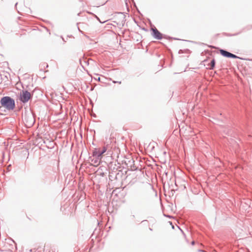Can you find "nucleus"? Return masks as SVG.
<instances>
[{"instance_id": "7", "label": "nucleus", "mask_w": 252, "mask_h": 252, "mask_svg": "<svg viewBox=\"0 0 252 252\" xmlns=\"http://www.w3.org/2000/svg\"><path fill=\"white\" fill-rule=\"evenodd\" d=\"M215 60H213L211 62V69H213L215 66Z\"/></svg>"}, {"instance_id": "8", "label": "nucleus", "mask_w": 252, "mask_h": 252, "mask_svg": "<svg viewBox=\"0 0 252 252\" xmlns=\"http://www.w3.org/2000/svg\"><path fill=\"white\" fill-rule=\"evenodd\" d=\"M194 241H193V242H192V245H193V244H194Z\"/></svg>"}, {"instance_id": "3", "label": "nucleus", "mask_w": 252, "mask_h": 252, "mask_svg": "<svg viewBox=\"0 0 252 252\" xmlns=\"http://www.w3.org/2000/svg\"><path fill=\"white\" fill-rule=\"evenodd\" d=\"M23 119L26 125L28 126H31L33 125L34 122V120L33 116L31 114L27 115L25 114L23 117Z\"/></svg>"}, {"instance_id": "9", "label": "nucleus", "mask_w": 252, "mask_h": 252, "mask_svg": "<svg viewBox=\"0 0 252 252\" xmlns=\"http://www.w3.org/2000/svg\"><path fill=\"white\" fill-rule=\"evenodd\" d=\"M118 83H119V84H121V82H117Z\"/></svg>"}, {"instance_id": "6", "label": "nucleus", "mask_w": 252, "mask_h": 252, "mask_svg": "<svg viewBox=\"0 0 252 252\" xmlns=\"http://www.w3.org/2000/svg\"><path fill=\"white\" fill-rule=\"evenodd\" d=\"M107 151V148L105 147H103V150L101 152L99 153L98 157L100 158H102V155Z\"/></svg>"}, {"instance_id": "2", "label": "nucleus", "mask_w": 252, "mask_h": 252, "mask_svg": "<svg viewBox=\"0 0 252 252\" xmlns=\"http://www.w3.org/2000/svg\"><path fill=\"white\" fill-rule=\"evenodd\" d=\"M31 94L27 91H22L20 94V100L24 103L27 102L31 98Z\"/></svg>"}, {"instance_id": "4", "label": "nucleus", "mask_w": 252, "mask_h": 252, "mask_svg": "<svg viewBox=\"0 0 252 252\" xmlns=\"http://www.w3.org/2000/svg\"><path fill=\"white\" fill-rule=\"evenodd\" d=\"M220 53L221 55H222L224 57H227V58H237L238 57L236 56L235 55H234L231 53H229L226 51L223 50H220Z\"/></svg>"}, {"instance_id": "1", "label": "nucleus", "mask_w": 252, "mask_h": 252, "mask_svg": "<svg viewBox=\"0 0 252 252\" xmlns=\"http://www.w3.org/2000/svg\"><path fill=\"white\" fill-rule=\"evenodd\" d=\"M0 102L1 106L0 107H4L8 110H12L15 107V102L13 99L8 96L3 97L1 99Z\"/></svg>"}, {"instance_id": "5", "label": "nucleus", "mask_w": 252, "mask_h": 252, "mask_svg": "<svg viewBox=\"0 0 252 252\" xmlns=\"http://www.w3.org/2000/svg\"><path fill=\"white\" fill-rule=\"evenodd\" d=\"M153 32V35L158 39H160L162 38L161 33L156 28L152 29Z\"/></svg>"}]
</instances>
